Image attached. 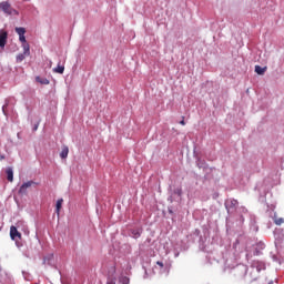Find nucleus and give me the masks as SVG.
Segmentation results:
<instances>
[{"instance_id": "f257e3e1", "label": "nucleus", "mask_w": 284, "mask_h": 284, "mask_svg": "<svg viewBox=\"0 0 284 284\" xmlns=\"http://www.w3.org/2000/svg\"><path fill=\"white\" fill-rule=\"evenodd\" d=\"M0 10H2V12H4V14H19V12L17 10H14L12 8V6H10L8 2L3 1L0 3Z\"/></svg>"}, {"instance_id": "f03ea898", "label": "nucleus", "mask_w": 284, "mask_h": 284, "mask_svg": "<svg viewBox=\"0 0 284 284\" xmlns=\"http://www.w3.org/2000/svg\"><path fill=\"white\" fill-rule=\"evenodd\" d=\"M23 53L17 55L18 63H21L26 59V57H30V44L24 43L22 44Z\"/></svg>"}, {"instance_id": "7ed1b4c3", "label": "nucleus", "mask_w": 284, "mask_h": 284, "mask_svg": "<svg viewBox=\"0 0 284 284\" xmlns=\"http://www.w3.org/2000/svg\"><path fill=\"white\" fill-rule=\"evenodd\" d=\"M32 185H34V181L23 183L19 189V194H27L28 187H32Z\"/></svg>"}, {"instance_id": "20e7f679", "label": "nucleus", "mask_w": 284, "mask_h": 284, "mask_svg": "<svg viewBox=\"0 0 284 284\" xmlns=\"http://www.w3.org/2000/svg\"><path fill=\"white\" fill-rule=\"evenodd\" d=\"M6 43H8V32L0 31V48H6Z\"/></svg>"}, {"instance_id": "39448f33", "label": "nucleus", "mask_w": 284, "mask_h": 284, "mask_svg": "<svg viewBox=\"0 0 284 284\" xmlns=\"http://www.w3.org/2000/svg\"><path fill=\"white\" fill-rule=\"evenodd\" d=\"M10 237L12 239V241H14V239H21V234L17 230V226L10 227Z\"/></svg>"}, {"instance_id": "423d86ee", "label": "nucleus", "mask_w": 284, "mask_h": 284, "mask_svg": "<svg viewBox=\"0 0 284 284\" xmlns=\"http://www.w3.org/2000/svg\"><path fill=\"white\" fill-rule=\"evenodd\" d=\"M7 180L12 183L14 181V172L12 171V168L7 169Z\"/></svg>"}, {"instance_id": "0eeeda50", "label": "nucleus", "mask_w": 284, "mask_h": 284, "mask_svg": "<svg viewBox=\"0 0 284 284\" xmlns=\"http://www.w3.org/2000/svg\"><path fill=\"white\" fill-rule=\"evenodd\" d=\"M63 205V199H59L55 204V213L59 216L61 214V207Z\"/></svg>"}, {"instance_id": "6e6552de", "label": "nucleus", "mask_w": 284, "mask_h": 284, "mask_svg": "<svg viewBox=\"0 0 284 284\" xmlns=\"http://www.w3.org/2000/svg\"><path fill=\"white\" fill-rule=\"evenodd\" d=\"M252 267H255L257 272H261V270H265V264L262 262H253Z\"/></svg>"}, {"instance_id": "1a4fd4ad", "label": "nucleus", "mask_w": 284, "mask_h": 284, "mask_svg": "<svg viewBox=\"0 0 284 284\" xmlns=\"http://www.w3.org/2000/svg\"><path fill=\"white\" fill-rule=\"evenodd\" d=\"M68 154H70V149L68 146H63L60 153L61 159H68Z\"/></svg>"}, {"instance_id": "9d476101", "label": "nucleus", "mask_w": 284, "mask_h": 284, "mask_svg": "<svg viewBox=\"0 0 284 284\" xmlns=\"http://www.w3.org/2000/svg\"><path fill=\"white\" fill-rule=\"evenodd\" d=\"M36 81L38 83H41V85H49L50 84V80L45 79V78H41V77H37Z\"/></svg>"}, {"instance_id": "9b49d317", "label": "nucleus", "mask_w": 284, "mask_h": 284, "mask_svg": "<svg viewBox=\"0 0 284 284\" xmlns=\"http://www.w3.org/2000/svg\"><path fill=\"white\" fill-rule=\"evenodd\" d=\"M53 72H55V74H63V72H65V67L58 64V67L53 69Z\"/></svg>"}, {"instance_id": "f8f14e48", "label": "nucleus", "mask_w": 284, "mask_h": 284, "mask_svg": "<svg viewBox=\"0 0 284 284\" xmlns=\"http://www.w3.org/2000/svg\"><path fill=\"white\" fill-rule=\"evenodd\" d=\"M265 70H267V68H262L261 65H255L256 74H265Z\"/></svg>"}, {"instance_id": "ddd939ff", "label": "nucleus", "mask_w": 284, "mask_h": 284, "mask_svg": "<svg viewBox=\"0 0 284 284\" xmlns=\"http://www.w3.org/2000/svg\"><path fill=\"white\" fill-rule=\"evenodd\" d=\"M16 32L17 34H19V37H23L26 36V28H22V27L16 28Z\"/></svg>"}, {"instance_id": "4468645a", "label": "nucleus", "mask_w": 284, "mask_h": 284, "mask_svg": "<svg viewBox=\"0 0 284 284\" xmlns=\"http://www.w3.org/2000/svg\"><path fill=\"white\" fill-rule=\"evenodd\" d=\"M273 221H274L275 225H283V223H284V219L283 217L274 216Z\"/></svg>"}, {"instance_id": "2eb2a0df", "label": "nucleus", "mask_w": 284, "mask_h": 284, "mask_svg": "<svg viewBox=\"0 0 284 284\" xmlns=\"http://www.w3.org/2000/svg\"><path fill=\"white\" fill-rule=\"evenodd\" d=\"M132 236H133V239H139V236H141V231H139V230H133V231H132Z\"/></svg>"}, {"instance_id": "dca6fc26", "label": "nucleus", "mask_w": 284, "mask_h": 284, "mask_svg": "<svg viewBox=\"0 0 284 284\" xmlns=\"http://www.w3.org/2000/svg\"><path fill=\"white\" fill-rule=\"evenodd\" d=\"M120 283L130 284V280L126 276H122V277H120Z\"/></svg>"}, {"instance_id": "f3484780", "label": "nucleus", "mask_w": 284, "mask_h": 284, "mask_svg": "<svg viewBox=\"0 0 284 284\" xmlns=\"http://www.w3.org/2000/svg\"><path fill=\"white\" fill-rule=\"evenodd\" d=\"M19 40L21 41L22 45H26V43H28L26 41V36H19Z\"/></svg>"}, {"instance_id": "a211bd4d", "label": "nucleus", "mask_w": 284, "mask_h": 284, "mask_svg": "<svg viewBox=\"0 0 284 284\" xmlns=\"http://www.w3.org/2000/svg\"><path fill=\"white\" fill-rule=\"evenodd\" d=\"M236 205H239V201H236V200H231V206H232V207H236Z\"/></svg>"}, {"instance_id": "6ab92c4d", "label": "nucleus", "mask_w": 284, "mask_h": 284, "mask_svg": "<svg viewBox=\"0 0 284 284\" xmlns=\"http://www.w3.org/2000/svg\"><path fill=\"white\" fill-rule=\"evenodd\" d=\"M175 194H178V196H181L183 194V191L181 189H176Z\"/></svg>"}, {"instance_id": "aec40b11", "label": "nucleus", "mask_w": 284, "mask_h": 284, "mask_svg": "<svg viewBox=\"0 0 284 284\" xmlns=\"http://www.w3.org/2000/svg\"><path fill=\"white\" fill-rule=\"evenodd\" d=\"M8 106V102H6V104L2 106V111L6 114V108Z\"/></svg>"}, {"instance_id": "412c9836", "label": "nucleus", "mask_w": 284, "mask_h": 284, "mask_svg": "<svg viewBox=\"0 0 284 284\" xmlns=\"http://www.w3.org/2000/svg\"><path fill=\"white\" fill-rule=\"evenodd\" d=\"M156 265H159L160 267H164V265H163V262H156Z\"/></svg>"}, {"instance_id": "4be33fe9", "label": "nucleus", "mask_w": 284, "mask_h": 284, "mask_svg": "<svg viewBox=\"0 0 284 284\" xmlns=\"http://www.w3.org/2000/svg\"><path fill=\"white\" fill-rule=\"evenodd\" d=\"M180 125H185V120L180 121Z\"/></svg>"}, {"instance_id": "5701e85b", "label": "nucleus", "mask_w": 284, "mask_h": 284, "mask_svg": "<svg viewBox=\"0 0 284 284\" xmlns=\"http://www.w3.org/2000/svg\"><path fill=\"white\" fill-rule=\"evenodd\" d=\"M108 284H116L114 281H110L108 282Z\"/></svg>"}]
</instances>
